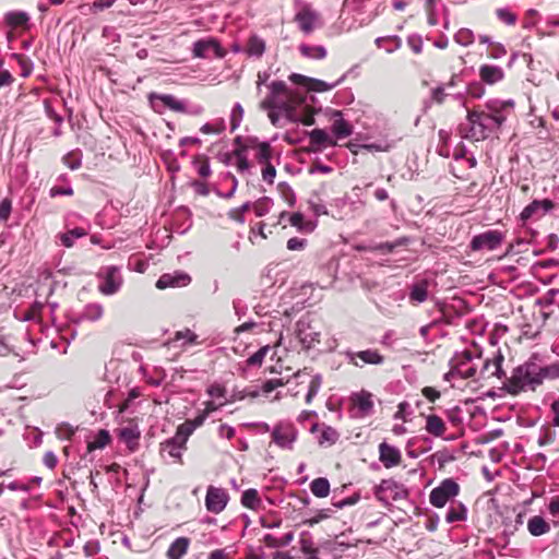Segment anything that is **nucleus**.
<instances>
[{
	"label": "nucleus",
	"instance_id": "f257e3e1",
	"mask_svg": "<svg viewBox=\"0 0 559 559\" xmlns=\"http://www.w3.org/2000/svg\"><path fill=\"white\" fill-rule=\"evenodd\" d=\"M486 110L467 112L466 123L459 127L462 138L483 141L496 133L514 108L513 100L491 99L485 105Z\"/></svg>",
	"mask_w": 559,
	"mask_h": 559
},
{
	"label": "nucleus",
	"instance_id": "f03ea898",
	"mask_svg": "<svg viewBox=\"0 0 559 559\" xmlns=\"http://www.w3.org/2000/svg\"><path fill=\"white\" fill-rule=\"evenodd\" d=\"M540 384L542 380L538 378L537 362L533 360H527L514 368L512 374L509 378L506 376V381L503 382L506 390L512 395L526 390L535 391Z\"/></svg>",
	"mask_w": 559,
	"mask_h": 559
},
{
	"label": "nucleus",
	"instance_id": "7ed1b4c3",
	"mask_svg": "<svg viewBox=\"0 0 559 559\" xmlns=\"http://www.w3.org/2000/svg\"><path fill=\"white\" fill-rule=\"evenodd\" d=\"M147 98L153 110L158 114H162L166 108H168L176 112H187L198 116L204 110L201 105H194L188 109L183 100L177 99L170 94H158L153 92L148 94Z\"/></svg>",
	"mask_w": 559,
	"mask_h": 559
},
{
	"label": "nucleus",
	"instance_id": "20e7f679",
	"mask_svg": "<svg viewBox=\"0 0 559 559\" xmlns=\"http://www.w3.org/2000/svg\"><path fill=\"white\" fill-rule=\"evenodd\" d=\"M460 491L461 487L455 479L445 478L430 491L429 502L435 508H443L447 503L455 501Z\"/></svg>",
	"mask_w": 559,
	"mask_h": 559
},
{
	"label": "nucleus",
	"instance_id": "39448f33",
	"mask_svg": "<svg viewBox=\"0 0 559 559\" xmlns=\"http://www.w3.org/2000/svg\"><path fill=\"white\" fill-rule=\"evenodd\" d=\"M407 495V489L393 479H383L374 488L376 498L383 504H389L391 501L405 499Z\"/></svg>",
	"mask_w": 559,
	"mask_h": 559
},
{
	"label": "nucleus",
	"instance_id": "423d86ee",
	"mask_svg": "<svg viewBox=\"0 0 559 559\" xmlns=\"http://www.w3.org/2000/svg\"><path fill=\"white\" fill-rule=\"evenodd\" d=\"M98 277L103 280L98 285V290L106 296L116 294L123 283L120 269L115 265L102 267Z\"/></svg>",
	"mask_w": 559,
	"mask_h": 559
},
{
	"label": "nucleus",
	"instance_id": "0eeeda50",
	"mask_svg": "<svg viewBox=\"0 0 559 559\" xmlns=\"http://www.w3.org/2000/svg\"><path fill=\"white\" fill-rule=\"evenodd\" d=\"M503 240V233L497 229H490L475 235L469 242V248L472 251H493L502 245Z\"/></svg>",
	"mask_w": 559,
	"mask_h": 559
},
{
	"label": "nucleus",
	"instance_id": "6e6552de",
	"mask_svg": "<svg viewBox=\"0 0 559 559\" xmlns=\"http://www.w3.org/2000/svg\"><path fill=\"white\" fill-rule=\"evenodd\" d=\"M476 374V368L472 365V356L468 353H462L451 360V369L444 374L445 380L455 377L462 379L473 378Z\"/></svg>",
	"mask_w": 559,
	"mask_h": 559
},
{
	"label": "nucleus",
	"instance_id": "1a4fd4ad",
	"mask_svg": "<svg viewBox=\"0 0 559 559\" xmlns=\"http://www.w3.org/2000/svg\"><path fill=\"white\" fill-rule=\"evenodd\" d=\"M192 55L194 58L207 59L211 57L224 58L226 55L225 49L221 46L215 38H206L197 40L192 47Z\"/></svg>",
	"mask_w": 559,
	"mask_h": 559
},
{
	"label": "nucleus",
	"instance_id": "9d476101",
	"mask_svg": "<svg viewBox=\"0 0 559 559\" xmlns=\"http://www.w3.org/2000/svg\"><path fill=\"white\" fill-rule=\"evenodd\" d=\"M229 501L226 489L210 485L206 489L205 507L213 514L223 512Z\"/></svg>",
	"mask_w": 559,
	"mask_h": 559
},
{
	"label": "nucleus",
	"instance_id": "9b49d317",
	"mask_svg": "<svg viewBox=\"0 0 559 559\" xmlns=\"http://www.w3.org/2000/svg\"><path fill=\"white\" fill-rule=\"evenodd\" d=\"M344 356L349 364L358 368L364 365H381L384 361V357L377 349L346 350Z\"/></svg>",
	"mask_w": 559,
	"mask_h": 559
},
{
	"label": "nucleus",
	"instance_id": "f8f14e48",
	"mask_svg": "<svg viewBox=\"0 0 559 559\" xmlns=\"http://www.w3.org/2000/svg\"><path fill=\"white\" fill-rule=\"evenodd\" d=\"M295 102V99L269 93V95L261 102L260 108L277 109L283 112L287 119H296V116L293 111V105Z\"/></svg>",
	"mask_w": 559,
	"mask_h": 559
},
{
	"label": "nucleus",
	"instance_id": "ddd939ff",
	"mask_svg": "<svg viewBox=\"0 0 559 559\" xmlns=\"http://www.w3.org/2000/svg\"><path fill=\"white\" fill-rule=\"evenodd\" d=\"M289 79L292 82H294L296 84L304 85L307 91H313V92L321 93V92L331 91L334 87H336L338 84H341L344 81L345 75L341 76L337 81H335L333 83H328V82H324V81L318 80V79L307 78L305 75L297 74V73H293L289 76Z\"/></svg>",
	"mask_w": 559,
	"mask_h": 559
},
{
	"label": "nucleus",
	"instance_id": "4468645a",
	"mask_svg": "<svg viewBox=\"0 0 559 559\" xmlns=\"http://www.w3.org/2000/svg\"><path fill=\"white\" fill-rule=\"evenodd\" d=\"M296 439L297 430L288 423L276 425L272 431V440L283 449H292Z\"/></svg>",
	"mask_w": 559,
	"mask_h": 559
},
{
	"label": "nucleus",
	"instance_id": "2eb2a0df",
	"mask_svg": "<svg viewBox=\"0 0 559 559\" xmlns=\"http://www.w3.org/2000/svg\"><path fill=\"white\" fill-rule=\"evenodd\" d=\"M296 334L306 349H310L320 343L321 333L312 329L308 319H300L296 323Z\"/></svg>",
	"mask_w": 559,
	"mask_h": 559
},
{
	"label": "nucleus",
	"instance_id": "dca6fc26",
	"mask_svg": "<svg viewBox=\"0 0 559 559\" xmlns=\"http://www.w3.org/2000/svg\"><path fill=\"white\" fill-rule=\"evenodd\" d=\"M554 207L555 203L549 199L534 200L523 209L520 219L526 222L531 218H540Z\"/></svg>",
	"mask_w": 559,
	"mask_h": 559
},
{
	"label": "nucleus",
	"instance_id": "f3484780",
	"mask_svg": "<svg viewBox=\"0 0 559 559\" xmlns=\"http://www.w3.org/2000/svg\"><path fill=\"white\" fill-rule=\"evenodd\" d=\"M187 450V445L181 443L175 437H171L159 445V453L164 460L171 459L174 463L182 464V453Z\"/></svg>",
	"mask_w": 559,
	"mask_h": 559
},
{
	"label": "nucleus",
	"instance_id": "a211bd4d",
	"mask_svg": "<svg viewBox=\"0 0 559 559\" xmlns=\"http://www.w3.org/2000/svg\"><path fill=\"white\" fill-rule=\"evenodd\" d=\"M504 360L503 355L498 352L495 354L492 359H486L483 364V367L479 370V378L487 380L491 377H497L498 379H506V372L502 369V362Z\"/></svg>",
	"mask_w": 559,
	"mask_h": 559
},
{
	"label": "nucleus",
	"instance_id": "6ab92c4d",
	"mask_svg": "<svg viewBox=\"0 0 559 559\" xmlns=\"http://www.w3.org/2000/svg\"><path fill=\"white\" fill-rule=\"evenodd\" d=\"M191 283V276L182 271H176L174 273H165L156 282L158 289H165L169 287H186Z\"/></svg>",
	"mask_w": 559,
	"mask_h": 559
},
{
	"label": "nucleus",
	"instance_id": "aec40b11",
	"mask_svg": "<svg viewBox=\"0 0 559 559\" xmlns=\"http://www.w3.org/2000/svg\"><path fill=\"white\" fill-rule=\"evenodd\" d=\"M319 17L316 11L309 7H305L296 13L295 22L298 24L300 31L308 35L317 27Z\"/></svg>",
	"mask_w": 559,
	"mask_h": 559
},
{
	"label": "nucleus",
	"instance_id": "412c9836",
	"mask_svg": "<svg viewBox=\"0 0 559 559\" xmlns=\"http://www.w3.org/2000/svg\"><path fill=\"white\" fill-rule=\"evenodd\" d=\"M355 416L364 417L369 415L373 408L372 394L367 391L355 393L350 397Z\"/></svg>",
	"mask_w": 559,
	"mask_h": 559
},
{
	"label": "nucleus",
	"instance_id": "4be33fe9",
	"mask_svg": "<svg viewBox=\"0 0 559 559\" xmlns=\"http://www.w3.org/2000/svg\"><path fill=\"white\" fill-rule=\"evenodd\" d=\"M379 460L385 468L397 466L402 461L401 451L386 442L379 444Z\"/></svg>",
	"mask_w": 559,
	"mask_h": 559
},
{
	"label": "nucleus",
	"instance_id": "5701e85b",
	"mask_svg": "<svg viewBox=\"0 0 559 559\" xmlns=\"http://www.w3.org/2000/svg\"><path fill=\"white\" fill-rule=\"evenodd\" d=\"M104 316V307L98 302H91L83 307V309L75 314L73 322L79 324L85 321L95 322Z\"/></svg>",
	"mask_w": 559,
	"mask_h": 559
},
{
	"label": "nucleus",
	"instance_id": "b1692460",
	"mask_svg": "<svg viewBox=\"0 0 559 559\" xmlns=\"http://www.w3.org/2000/svg\"><path fill=\"white\" fill-rule=\"evenodd\" d=\"M309 139L311 144V151L313 152H320L326 146L336 145V141H334L323 129H313L312 131H310Z\"/></svg>",
	"mask_w": 559,
	"mask_h": 559
},
{
	"label": "nucleus",
	"instance_id": "393cba45",
	"mask_svg": "<svg viewBox=\"0 0 559 559\" xmlns=\"http://www.w3.org/2000/svg\"><path fill=\"white\" fill-rule=\"evenodd\" d=\"M245 148H252L255 151V159L258 163L264 165L270 163L272 158V148L267 142H258L257 139H248Z\"/></svg>",
	"mask_w": 559,
	"mask_h": 559
},
{
	"label": "nucleus",
	"instance_id": "a878e982",
	"mask_svg": "<svg viewBox=\"0 0 559 559\" xmlns=\"http://www.w3.org/2000/svg\"><path fill=\"white\" fill-rule=\"evenodd\" d=\"M483 83L493 85L504 78V71L501 67L495 64H483L478 71Z\"/></svg>",
	"mask_w": 559,
	"mask_h": 559
},
{
	"label": "nucleus",
	"instance_id": "bb28decb",
	"mask_svg": "<svg viewBox=\"0 0 559 559\" xmlns=\"http://www.w3.org/2000/svg\"><path fill=\"white\" fill-rule=\"evenodd\" d=\"M269 90L271 94L281 95L290 99H299L300 103L306 102L307 95L306 92L292 91L287 87L286 83L283 81H273L269 85Z\"/></svg>",
	"mask_w": 559,
	"mask_h": 559
},
{
	"label": "nucleus",
	"instance_id": "cd10ccee",
	"mask_svg": "<svg viewBox=\"0 0 559 559\" xmlns=\"http://www.w3.org/2000/svg\"><path fill=\"white\" fill-rule=\"evenodd\" d=\"M332 118L331 130L337 139H345L353 133V126L343 118L342 111L334 110Z\"/></svg>",
	"mask_w": 559,
	"mask_h": 559
},
{
	"label": "nucleus",
	"instance_id": "c85d7f7f",
	"mask_svg": "<svg viewBox=\"0 0 559 559\" xmlns=\"http://www.w3.org/2000/svg\"><path fill=\"white\" fill-rule=\"evenodd\" d=\"M311 431H319L318 442L320 445L331 447L336 443L340 438V433L331 426H326L324 424L319 425L314 424L311 427Z\"/></svg>",
	"mask_w": 559,
	"mask_h": 559
},
{
	"label": "nucleus",
	"instance_id": "c756f323",
	"mask_svg": "<svg viewBox=\"0 0 559 559\" xmlns=\"http://www.w3.org/2000/svg\"><path fill=\"white\" fill-rule=\"evenodd\" d=\"M191 539L186 536L177 537L166 551L167 559H182L188 554Z\"/></svg>",
	"mask_w": 559,
	"mask_h": 559
},
{
	"label": "nucleus",
	"instance_id": "7c9ffc66",
	"mask_svg": "<svg viewBox=\"0 0 559 559\" xmlns=\"http://www.w3.org/2000/svg\"><path fill=\"white\" fill-rule=\"evenodd\" d=\"M293 111L296 116V119H288L292 122H301L305 126H312L314 123L313 111H311L307 105L300 103L297 99L293 105Z\"/></svg>",
	"mask_w": 559,
	"mask_h": 559
},
{
	"label": "nucleus",
	"instance_id": "2f4dec72",
	"mask_svg": "<svg viewBox=\"0 0 559 559\" xmlns=\"http://www.w3.org/2000/svg\"><path fill=\"white\" fill-rule=\"evenodd\" d=\"M467 508L461 501H452L445 514V521L449 524L464 522L467 520Z\"/></svg>",
	"mask_w": 559,
	"mask_h": 559
},
{
	"label": "nucleus",
	"instance_id": "473e14b6",
	"mask_svg": "<svg viewBox=\"0 0 559 559\" xmlns=\"http://www.w3.org/2000/svg\"><path fill=\"white\" fill-rule=\"evenodd\" d=\"M428 287H429V282L426 278L415 282L411 286L409 296H408L409 301L413 304H421V302L426 301L428 298Z\"/></svg>",
	"mask_w": 559,
	"mask_h": 559
},
{
	"label": "nucleus",
	"instance_id": "72a5a7b5",
	"mask_svg": "<svg viewBox=\"0 0 559 559\" xmlns=\"http://www.w3.org/2000/svg\"><path fill=\"white\" fill-rule=\"evenodd\" d=\"M426 431L433 437H442L445 432V424L441 417L435 414L426 416Z\"/></svg>",
	"mask_w": 559,
	"mask_h": 559
},
{
	"label": "nucleus",
	"instance_id": "f704fd0d",
	"mask_svg": "<svg viewBox=\"0 0 559 559\" xmlns=\"http://www.w3.org/2000/svg\"><path fill=\"white\" fill-rule=\"evenodd\" d=\"M527 530L531 535L537 537L550 531V524L540 515L532 516L527 522Z\"/></svg>",
	"mask_w": 559,
	"mask_h": 559
},
{
	"label": "nucleus",
	"instance_id": "c9c22d12",
	"mask_svg": "<svg viewBox=\"0 0 559 559\" xmlns=\"http://www.w3.org/2000/svg\"><path fill=\"white\" fill-rule=\"evenodd\" d=\"M447 98H453V99H456V100L461 102L462 104H464V102H463L464 95L461 92H457V93L449 92L445 88V86H443V85L437 86L431 91V99L436 104H439V105L443 104Z\"/></svg>",
	"mask_w": 559,
	"mask_h": 559
},
{
	"label": "nucleus",
	"instance_id": "e433bc0d",
	"mask_svg": "<svg viewBox=\"0 0 559 559\" xmlns=\"http://www.w3.org/2000/svg\"><path fill=\"white\" fill-rule=\"evenodd\" d=\"M118 437L128 445L129 450L134 451L140 439V431L136 427H123L119 430Z\"/></svg>",
	"mask_w": 559,
	"mask_h": 559
},
{
	"label": "nucleus",
	"instance_id": "4c0bfd02",
	"mask_svg": "<svg viewBox=\"0 0 559 559\" xmlns=\"http://www.w3.org/2000/svg\"><path fill=\"white\" fill-rule=\"evenodd\" d=\"M294 532L289 531L281 537H276L272 534H265L263 536V543L270 548H281L288 546L294 540Z\"/></svg>",
	"mask_w": 559,
	"mask_h": 559
},
{
	"label": "nucleus",
	"instance_id": "58836bf2",
	"mask_svg": "<svg viewBox=\"0 0 559 559\" xmlns=\"http://www.w3.org/2000/svg\"><path fill=\"white\" fill-rule=\"evenodd\" d=\"M198 335L190 329L177 331L173 338L168 340L165 345L170 346L176 342H181L182 346L192 345L198 343Z\"/></svg>",
	"mask_w": 559,
	"mask_h": 559
},
{
	"label": "nucleus",
	"instance_id": "ea45409f",
	"mask_svg": "<svg viewBox=\"0 0 559 559\" xmlns=\"http://www.w3.org/2000/svg\"><path fill=\"white\" fill-rule=\"evenodd\" d=\"M378 48L384 49L386 52L392 53L400 49L402 46V39L397 35L378 37L374 40Z\"/></svg>",
	"mask_w": 559,
	"mask_h": 559
},
{
	"label": "nucleus",
	"instance_id": "a19ab883",
	"mask_svg": "<svg viewBox=\"0 0 559 559\" xmlns=\"http://www.w3.org/2000/svg\"><path fill=\"white\" fill-rule=\"evenodd\" d=\"M289 223L301 233H312L316 228V223L306 221L304 215L299 212L289 215Z\"/></svg>",
	"mask_w": 559,
	"mask_h": 559
},
{
	"label": "nucleus",
	"instance_id": "79ce46f5",
	"mask_svg": "<svg viewBox=\"0 0 559 559\" xmlns=\"http://www.w3.org/2000/svg\"><path fill=\"white\" fill-rule=\"evenodd\" d=\"M557 439V432L551 425H543L539 428L538 436H537V443L539 447H546L555 443Z\"/></svg>",
	"mask_w": 559,
	"mask_h": 559
},
{
	"label": "nucleus",
	"instance_id": "37998d69",
	"mask_svg": "<svg viewBox=\"0 0 559 559\" xmlns=\"http://www.w3.org/2000/svg\"><path fill=\"white\" fill-rule=\"evenodd\" d=\"M265 51V43L257 35H252L246 47V53L250 57H261Z\"/></svg>",
	"mask_w": 559,
	"mask_h": 559
},
{
	"label": "nucleus",
	"instance_id": "c03bdc74",
	"mask_svg": "<svg viewBox=\"0 0 559 559\" xmlns=\"http://www.w3.org/2000/svg\"><path fill=\"white\" fill-rule=\"evenodd\" d=\"M261 499L257 489L250 488L242 492L241 504L251 510H258L261 507Z\"/></svg>",
	"mask_w": 559,
	"mask_h": 559
},
{
	"label": "nucleus",
	"instance_id": "a18cd8bd",
	"mask_svg": "<svg viewBox=\"0 0 559 559\" xmlns=\"http://www.w3.org/2000/svg\"><path fill=\"white\" fill-rule=\"evenodd\" d=\"M443 7L441 0H426L425 10L427 12L428 24L435 26L439 23V9Z\"/></svg>",
	"mask_w": 559,
	"mask_h": 559
},
{
	"label": "nucleus",
	"instance_id": "49530a36",
	"mask_svg": "<svg viewBox=\"0 0 559 559\" xmlns=\"http://www.w3.org/2000/svg\"><path fill=\"white\" fill-rule=\"evenodd\" d=\"M311 492L318 498H325L330 493V483L325 477H319L310 483Z\"/></svg>",
	"mask_w": 559,
	"mask_h": 559
},
{
	"label": "nucleus",
	"instance_id": "de8ad7c7",
	"mask_svg": "<svg viewBox=\"0 0 559 559\" xmlns=\"http://www.w3.org/2000/svg\"><path fill=\"white\" fill-rule=\"evenodd\" d=\"M300 551L305 556V559H311L317 556L318 546L314 545L311 536L302 533L300 536Z\"/></svg>",
	"mask_w": 559,
	"mask_h": 559
},
{
	"label": "nucleus",
	"instance_id": "09e8293b",
	"mask_svg": "<svg viewBox=\"0 0 559 559\" xmlns=\"http://www.w3.org/2000/svg\"><path fill=\"white\" fill-rule=\"evenodd\" d=\"M300 53L309 59H324L326 57V49L323 46H309L301 44L299 46Z\"/></svg>",
	"mask_w": 559,
	"mask_h": 559
},
{
	"label": "nucleus",
	"instance_id": "8fccbe9b",
	"mask_svg": "<svg viewBox=\"0 0 559 559\" xmlns=\"http://www.w3.org/2000/svg\"><path fill=\"white\" fill-rule=\"evenodd\" d=\"M537 373L538 378L542 380V382L545 379L555 380L559 378V361H556L554 364L547 365V366H539L537 364Z\"/></svg>",
	"mask_w": 559,
	"mask_h": 559
},
{
	"label": "nucleus",
	"instance_id": "3c124183",
	"mask_svg": "<svg viewBox=\"0 0 559 559\" xmlns=\"http://www.w3.org/2000/svg\"><path fill=\"white\" fill-rule=\"evenodd\" d=\"M452 156L455 162H463L468 168H473L477 164L476 158L473 155H467V150L463 144H460L454 148Z\"/></svg>",
	"mask_w": 559,
	"mask_h": 559
},
{
	"label": "nucleus",
	"instance_id": "603ef678",
	"mask_svg": "<svg viewBox=\"0 0 559 559\" xmlns=\"http://www.w3.org/2000/svg\"><path fill=\"white\" fill-rule=\"evenodd\" d=\"M87 233L84 228L75 227L67 233L61 234L60 241L64 247L70 248L73 246L75 239L82 238Z\"/></svg>",
	"mask_w": 559,
	"mask_h": 559
},
{
	"label": "nucleus",
	"instance_id": "864d4df0",
	"mask_svg": "<svg viewBox=\"0 0 559 559\" xmlns=\"http://www.w3.org/2000/svg\"><path fill=\"white\" fill-rule=\"evenodd\" d=\"M456 44L463 47H468L475 41V34L472 29L462 27L454 34Z\"/></svg>",
	"mask_w": 559,
	"mask_h": 559
},
{
	"label": "nucleus",
	"instance_id": "5fc2aeb1",
	"mask_svg": "<svg viewBox=\"0 0 559 559\" xmlns=\"http://www.w3.org/2000/svg\"><path fill=\"white\" fill-rule=\"evenodd\" d=\"M322 385V377L321 374L311 376L308 383V391L306 394V403L310 404L312 400L317 396L320 388Z\"/></svg>",
	"mask_w": 559,
	"mask_h": 559
},
{
	"label": "nucleus",
	"instance_id": "6e6d98bb",
	"mask_svg": "<svg viewBox=\"0 0 559 559\" xmlns=\"http://www.w3.org/2000/svg\"><path fill=\"white\" fill-rule=\"evenodd\" d=\"M496 16L501 23L508 26H513L518 22V15L509 8H498L496 10Z\"/></svg>",
	"mask_w": 559,
	"mask_h": 559
},
{
	"label": "nucleus",
	"instance_id": "4d7b16f0",
	"mask_svg": "<svg viewBox=\"0 0 559 559\" xmlns=\"http://www.w3.org/2000/svg\"><path fill=\"white\" fill-rule=\"evenodd\" d=\"M28 20V15L25 12H9L5 15V22L13 27L24 26Z\"/></svg>",
	"mask_w": 559,
	"mask_h": 559
},
{
	"label": "nucleus",
	"instance_id": "13d9d810",
	"mask_svg": "<svg viewBox=\"0 0 559 559\" xmlns=\"http://www.w3.org/2000/svg\"><path fill=\"white\" fill-rule=\"evenodd\" d=\"M193 165L197 169V173L202 178H207L211 176L212 170L210 166V162L205 156H198L193 159Z\"/></svg>",
	"mask_w": 559,
	"mask_h": 559
},
{
	"label": "nucleus",
	"instance_id": "bf43d9fd",
	"mask_svg": "<svg viewBox=\"0 0 559 559\" xmlns=\"http://www.w3.org/2000/svg\"><path fill=\"white\" fill-rule=\"evenodd\" d=\"M63 163L72 170L79 169L82 165V153L80 150L71 151L63 156Z\"/></svg>",
	"mask_w": 559,
	"mask_h": 559
},
{
	"label": "nucleus",
	"instance_id": "052dcab7",
	"mask_svg": "<svg viewBox=\"0 0 559 559\" xmlns=\"http://www.w3.org/2000/svg\"><path fill=\"white\" fill-rule=\"evenodd\" d=\"M195 429L192 428V426L188 423V420H186L183 424H181L180 426H178L177 428V431L175 433V438L179 441H181V443L186 444L187 445V441L190 437V435L194 431Z\"/></svg>",
	"mask_w": 559,
	"mask_h": 559
},
{
	"label": "nucleus",
	"instance_id": "680f3d73",
	"mask_svg": "<svg viewBox=\"0 0 559 559\" xmlns=\"http://www.w3.org/2000/svg\"><path fill=\"white\" fill-rule=\"evenodd\" d=\"M243 117V109L239 103H236L230 114V130L235 131L239 126Z\"/></svg>",
	"mask_w": 559,
	"mask_h": 559
},
{
	"label": "nucleus",
	"instance_id": "e2e57ef3",
	"mask_svg": "<svg viewBox=\"0 0 559 559\" xmlns=\"http://www.w3.org/2000/svg\"><path fill=\"white\" fill-rule=\"evenodd\" d=\"M269 352V346H263L260 349H258L254 354L248 357L246 360V364L248 366H261L266 354Z\"/></svg>",
	"mask_w": 559,
	"mask_h": 559
},
{
	"label": "nucleus",
	"instance_id": "0e129e2a",
	"mask_svg": "<svg viewBox=\"0 0 559 559\" xmlns=\"http://www.w3.org/2000/svg\"><path fill=\"white\" fill-rule=\"evenodd\" d=\"M290 383V380H287L286 382H284L283 379H270L267 381H265L262 385H261V392L264 394V395H267L270 394L272 391H274L275 389L280 388V386H283L285 384H288Z\"/></svg>",
	"mask_w": 559,
	"mask_h": 559
},
{
	"label": "nucleus",
	"instance_id": "69168bd1",
	"mask_svg": "<svg viewBox=\"0 0 559 559\" xmlns=\"http://www.w3.org/2000/svg\"><path fill=\"white\" fill-rule=\"evenodd\" d=\"M247 148H239L235 151L236 167L239 171L243 173L249 169V162L245 153Z\"/></svg>",
	"mask_w": 559,
	"mask_h": 559
},
{
	"label": "nucleus",
	"instance_id": "338daca9",
	"mask_svg": "<svg viewBox=\"0 0 559 559\" xmlns=\"http://www.w3.org/2000/svg\"><path fill=\"white\" fill-rule=\"evenodd\" d=\"M206 393L212 399H226L227 390L225 385L215 382L207 388Z\"/></svg>",
	"mask_w": 559,
	"mask_h": 559
},
{
	"label": "nucleus",
	"instance_id": "774afa93",
	"mask_svg": "<svg viewBox=\"0 0 559 559\" xmlns=\"http://www.w3.org/2000/svg\"><path fill=\"white\" fill-rule=\"evenodd\" d=\"M225 130V122L223 119L216 121L215 123H204L200 131L204 134L210 133H222Z\"/></svg>",
	"mask_w": 559,
	"mask_h": 559
}]
</instances>
